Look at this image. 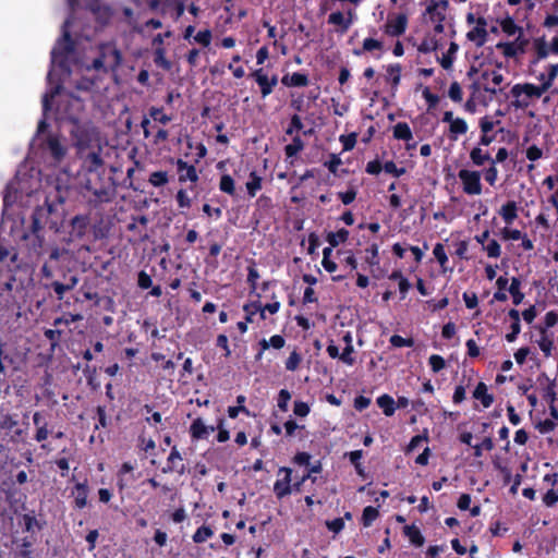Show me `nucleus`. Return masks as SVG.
<instances>
[{"instance_id": "1a4fd4ad", "label": "nucleus", "mask_w": 558, "mask_h": 558, "mask_svg": "<svg viewBox=\"0 0 558 558\" xmlns=\"http://www.w3.org/2000/svg\"><path fill=\"white\" fill-rule=\"evenodd\" d=\"M86 9L95 16L96 21L105 26L109 24L113 12L109 5L102 4L100 0H90Z\"/></svg>"}, {"instance_id": "7ed1b4c3", "label": "nucleus", "mask_w": 558, "mask_h": 558, "mask_svg": "<svg viewBox=\"0 0 558 558\" xmlns=\"http://www.w3.org/2000/svg\"><path fill=\"white\" fill-rule=\"evenodd\" d=\"M121 61V51L114 45L104 43L98 46V56L87 66V70L107 73L109 70H116Z\"/></svg>"}, {"instance_id": "338daca9", "label": "nucleus", "mask_w": 558, "mask_h": 558, "mask_svg": "<svg viewBox=\"0 0 558 558\" xmlns=\"http://www.w3.org/2000/svg\"><path fill=\"white\" fill-rule=\"evenodd\" d=\"M291 399V393L287 389H281L278 393L277 405L282 412L288 411V403Z\"/></svg>"}, {"instance_id": "774afa93", "label": "nucleus", "mask_w": 558, "mask_h": 558, "mask_svg": "<svg viewBox=\"0 0 558 558\" xmlns=\"http://www.w3.org/2000/svg\"><path fill=\"white\" fill-rule=\"evenodd\" d=\"M462 88L458 82H452L449 90L448 96L449 98L454 102H460L462 100Z\"/></svg>"}, {"instance_id": "5fc2aeb1", "label": "nucleus", "mask_w": 558, "mask_h": 558, "mask_svg": "<svg viewBox=\"0 0 558 558\" xmlns=\"http://www.w3.org/2000/svg\"><path fill=\"white\" fill-rule=\"evenodd\" d=\"M45 337L49 340L51 351H54L56 347H58L60 340L62 330L60 329H46L44 332Z\"/></svg>"}, {"instance_id": "4be33fe9", "label": "nucleus", "mask_w": 558, "mask_h": 558, "mask_svg": "<svg viewBox=\"0 0 558 558\" xmlns=\"http://www.w3.org/2000/svg\"><path fill=\"white\" fill-rule=\"evenodd\" d=\"M403 534L409 538L412 545L415 547H422L425 543V538L421 532V530L414 525H405L403 527Z\"/></svg>"}, {"instance_id": "a211bd4d", "label": "nucleus", "mask_w": 558, "mask_h": 558, "mask_svg": "<svg viewBox=\"0 0 558 558\" xmlns=\"http://www.w3.org/2000/svg\"><path fill=\"white\" fill-rule=\"evenodd\" d=\"M496 22L499 24L501 31L508 36L523 33V28L517 25L513 17L510 16L508 12L506 13L505 17L497 19Z\"/></svg>"}, {"instance_id": "bf43d9fd", "label": "nucleus", "mask_w": 558, "mask_h": 558, "mask_svg": "<svg viewBox=\"0 0 558 558\" xmlns=\"http://www.w3.org/2000/svg\"><path fill=\"white\" fill-rule=\"evenodd\" d=\"M389 342L395 348L413 347L414 340L412 338H403L400 335H392Z\"/></svg>"}, {"instance_id": "a19ab883", "label": "nucleus", "mask_w": 558, "mask_h": 558, "mask_svg": "<svg viewBox=\"0 0 558 558\" xmlns=\"http://www.w3.org/2000/svg\"><path fill=\"white\" fill-rule=\"evenodd\" d=\"M379 517V511L377 508L367 506L363 509L362 513V524L365 527H368L373 524V522Z\"/></svg>"}, {"instance_id": "aec40b11", "label": "nucleus", "mask_w": 558, "mask_h": 558, "mask_svg": "<svg viewBox=\"0 0 558 558\" xmlns=\"http://www.w3.org/2000/svg\"><path fill=\"white\" fill-rule=\"evenodd\" d=\"M190 435L193 440L206 439L208 437V428L201 417L195 418L190 426Z\"/></svg>"}, {"instance_id": "09e8293b", "label": "nucleus", "mask_w": 558, "mask_h": 558, "mask_svg": "<svg viewBox=\"0 0 558 558\" xmlns=\"http://www.w3.org/2000/svg\"><path fill=\"white\" fill-rule=\"evenodd\" d=\"M148 113L150 118L163 125L168 124L172 119L170 116L163 113L162 108L158 107H150Z\"/></svg>"}, {"instance_id": "b1692460", "label": "nucleus", "mask_w": 558, "mask_h": 558, "mask_svg": "<svg viewBox=\"0 0 558 558\" xmlns=\"http://www.w3.org/2000/svg\"><path fill=\"white\" fill-rule=\"evenodd\" d=\"M48 147L51 153V157L56 161H61L64 158L66 154V148L61 144L60 140L57 136L51 135L48 138Z\"/></svg>"}, {"instance_id": "49530a36", "label": "nucleus", "mask_w": 558, "mask_h": 558, "mask_svg": "<svg viewBox=\"0 0 558 558\" xmlns=\"http://www.w3.org/2000/svg\"><path fill=\"white\" fill-rule=\"evenodd\" d=\"M302 355L296 350H293L289 357L286 360L284 366L287 371L294 372L300 367L302 363Z\"/></svg>"}, {"instance_id": "9b49d317", "label": "nucleus", "mask_w": 558, "mask_h": 558, "mask_svg": "<svg viewBox=\"0 0 558 558\" xmlns=\"http://www.w3.org/2000/svg\"><path fill=\"white\" fill-rule=\"evenodd\" d=\"M408 25V17L405 14H398L395 19H389L386 23V33L390 36H401Z\"/></svg>"}, {"instance_id": "a18cd8bd", "label": "nucleus", "mask_w": 558, "mask_h": 558, "mask_svg": "<svg viewBox=\"0 0 558 558\" xmlns=\"http://www.w3.org/2000/svg\"><path fill=\"white\" fill-rule=\"evenodd\" d=\"M438 40L435 37H425L418 45L417 50L422 53H429L438 49Z\"/></svg>"}, {"instance_id": "7c9ffc66", "label": "nucleus", "mask_w": 558, "mask_h": 558, "mask_svg": "<svg viewBox=\"0 0 558 558\" xmlns=\"http://www.w3.org/2000/svg\"><path fill=\"white\" fill-rule=\"evenodd\" d=\"M488 32L486 28H478L474 27L473 29L469 31L466 34V38L470 41L475 43L476 47H482L487 41Z\"/></svg>"}, {"instance_id": "f257e3e1", "label": "nucleus", "mask_w": 558, "mask_h": 558, "mask_svg": "<svg viewBox=\"0 0 558 558\" xmlns=\"http://www.w3.org/2000/svg\"><path fill=\"white\" fill-rule=\"evenodd\" d=\"M84 189L94 196V198L90 199V202L94 203H108L113 198L116 193L112 178L93 168L88 169L86 173Z\"/></svg>"}, {"instance_id": "603ef678", "label": "nucleus", "mask_w": 558, "mask_h": 558, "mask_svg": "<svg viewBox=\"0 0 558 558\" xmlns=\"http://www.w3.org/2000/svg\"><path fill=\"white\" fill-rule=\"evenodd\" d=\"M457 50H458V45L456 43H451L447 53H445L442 56V58L440 59V64L444 69L447 70V69L451 68V65L453 63L452 54H454L457 52Z\"/></svg>"}, {"instance_id": "f03ea898", "label": "nucleus", "mask_w": 558, "mask_h": 558, "mask_svg": "<svg viewBox=\"0 0 558 558\" xmlns=\"http://www.w3.org/2000/svg\"><path fill=\"white\" fill-rule=\"evenodd\" d=\"M72 25L71 19H66L62 25V35L56 41L51 50V63L60 68L62 71L70 73V57L75 53L76 43L71 37L70 26Z\"/></svg>"}, {"instance_id": "2eb2a0df", "label": "nucleus", "mask_w": 558, "mask_h": 558, "mask_svg": "<svg viewBox=\"0 0 558 558\" xmlns=\"http://www.w3.org/2000/svg\"><path fill=\"white\" fill-rule=\"evenodd\" d=\"M89 488L87 485V481L76 483L74 486L73 495H74V508L83 509L87 506V497H88Z\"/></svg>"}, {"instance_id": "5701e85b", "label": "nucleus", "mask_w": 558, "mask_h": 558, "mask_svg": "<svg viewBox=\"0 0 558 558\" xmlns=\"http://www.w3.org/2000/svg\"><path fill=\"white\" fill-rule=\"evenodd\" d=\"M499 215L502 217L507 225L513 223V221L518 218L517 203L514 201H509L504 204L499 209Z\"/></svg>"}, {"instance_id": "ea45409f", "label": "nucleus", "mask_w": 558, "mask_h": 558, "mask_svg": "<svg viewBox=\"0 0 558 558\" xmlns=\"http://www.w3.org/2000/svg\"><path fill=\"white\" fill-rule=\"evenodd\" d=\"M214 535V531L209 525L199 526L192 536V539L195 544H201L206 542Z\"/></svg>"}, {"instance_id": "473e14b6", "label": "nucleus", "mask_w": 558, "mask_h": 558, "mask_svg": "<svg viewBox=\"0 0 558 558\" xmlns=\"http://www.w3.org/2000/svg\"><path fill=\"white\" fill-rule=\"evenodd\" d=\"M401 65L399 63L390 64L387 68L388 77L387 81L391 85L392 90H397L401 81Z\"/></svg>"}, {"instance_id": "052dcab7", "label": "nucleus", "mask_w": 558, "mask_h": 558, "mask_svg": "<svg viewBox=\"0 0 558 558\" xmlns=\"http://www.w3.org/2000/svg\"><path fill=\"white\" fill-rule=\"evenodd\" d=\"M194 41L204 46V47H208L211 43V39H213V34H211V31L210 29H204V31H199L194 37H193Z\"/></svg>"}, {"instance_id": "c756f323", "label": "nucleus", "mask_w": 558, "mask_h": 558, "mask_svg": "<svg viewBox=\"0 0 558 558\" xmlns=\"http://www.w3.org/2000/svg\"><path fill=\"white\" fill-rule=\"evenodd\" d=\"M449 138L456 141L458 135H463L468 132V123L462 118H456L449 125Z\"/></svg>"}, {"instance_id": "3c124183", "label": "nucleus", "mask_w": 558, "mask_h": 558, "mask_svg": "<svg viewBox=\"0 0 558 558\" xmlns=\"http://www.w3.org/2000/svg\"><path fill=\"white\" fill-rule=\"evenodd\" d=\"M496 48L502 51V54L506 58H514L520 51L515 47V44H512L511 41L507 43H498L496 45Z\"/></svg>"}, {"instance_id": "864d4df0", "label": "nucleus", "mask_w": 558, "mask_h": 558, "mask_svg": "<svg viewBox=\"0 0 558 558\" xmlns=\"http://www.w3.org/2000/svg\"><path fill=\"white\" fill-rule=\"evenodd\" d=\"M433 254H434L435 258L437 259V262L439 263V265L444 269H446V266L448 263V256L446 254L445 246L441 243H437L434 246Z\"/></svg>"}, {"instance_id": "0eeeda50", "label": "nucleus", "mask_w": 558, "mask_h": 558, "mask_svg": "<svg viewBox=\"0 0 558 558\" xmlns=\"http://www.w3.org/2000/svg\"><path fill=\"white\" fill-rule=\"evenodd\" d=\"M458 178L462 183V189L465 194L480 195L482 193L480 171L461 169L458 172Z\"/></svg>"}, {"instance_id": "6e6d98bb", "label": "nucleus", "mask_w": 558, "mask_h": 558, "mask_svg": "<svg viewBox=\"0 0 558 558\" xmlns=\"http://www.w3.org/2000/svg\"><path fill=\"white\" fill-rule=\"evenodd\" d=\"M303 122H302V119L299 114H293L290 119V123L288 125V128L286 129V134L287 135H292L294 134L295 132H299L303 129Z\"/></svg>"}, {"instance_id": "dca6fc26", "label": "nucleus", "mask_w": 558, "mask_h": 558, "mask_svg": "<svg viewBox=\"0 0 558 558\" xmlns=\"http://www.w3.org/2000/svg\"><path fill=\"white\" fill-rule=\"evenodd\" d=\"M250 76L257 83L263 98H266L271 94L268 82V74L264 71L263 68L252 71Z\"/></svg>"}, {"instance_id": "f704fd0d", "label": "nucleus", "mask_w": 558, "mask_h": 558, "mask_svg": "<svg viewBox=\"0 0 558 558\" xmlns=\"http://www.w3.org/2000/svg\"><path fill=\"white\" fill-rule=\"evenodd\" d=\"M349 234L350 232L347 229L341 228L337 232H329L326 236V240L331 247H336L340 243L347 242Z\"/></svg>"}, {"instance_id": "e433bc0d", "label": "nucleus", "mask_w": 558, "mask_h": 558, "mask_svg": "<svg viewBox=\"0 0 558 558\" xmlns=\"http://www.w3.org/2000/svg\"><path fill=\"white\" fill-rule=\"evenodd\" d=\"M520 287L521 280L518 277H512L508 291L512 296V302L514 305L521 304L524 299V294L520 291Z\"/></svg>"}, {"instance_id": "f8f14e48", "label": "nucleus", "mask_w": 558, "mask_h": 558, "mask_svg": "<svg viewBox=\"0 0 558 558\" xmlns=\"http://www.w3.org/2000/svg\"><path fill=\"white\" fill-rule=\"evenodd\" d=\"M33 423L36 426L34 439L37 442H44L47 440L49 434H52V430L48 429V423L45 421V417L40 412H35L33 414Z\"/></svg>"}, {"instance_id": "ddd939ff", "label": "nucleus", "mask_w": 558, "mask_h": 558, "mask_svg": "<svg viewBox=\"0 0 558 558\" xmlns=\"http://www.w3.org/2000/svg\"><path fill=\"white\" fill-rule=\"evenodd\" d=\"M353 13L352 11H348V19L344 17L343 13L341 11H336L329 14L328 16V24L337 25L340 27L338 29L339 33L344 34L350 28L352 22H353Z\"/></svg>"}, {"instance_id": "2f4dec72", "label": "nucleus", "mask_w": 558, "mask_h": 558, "mask_svg": "<svg viewBox=\"0 0 558 558\" xmlns=\"http://www.w3.org/2000/svg\"><path fill=\"white\" fill-rule=\"evenodd\" d=\"M393 137L400 141H410L413 138L411 128L407 122H398L392 129Z\"/></svg>"}, {"instance_id": "37998d69", "label": "nucleus", "mask_w": 558, "mask_h": 558, "mask_svg": "<svg viewBox=\"0 0 558 558\" xmlns=\"http://www.w3.org/2000/svg\"><path fill=\"white\" fill-rule=\"evenodd\" d=\"M148 182L155 187H161L169 182V177L167 171H155L151 172Z\"/></svg>"}, {"instance_id": "6ab92c4d", "label": "nucleus", "mask_w": 558, "mask_h": 558, "mask_svg": "<svg viewBox=\"0 0 558 558\" xmlns=\"http://www.w3.org/2000/svg\"><path fill=\"white\" fill-rule=\"evenodd\" d=\"M473 398L480 400L484 408H489L494 402V396L488 393V389L485 383L480 381L474 391Z\"/></svg>"}, {"instance_id": "c85d7f7f", "label": "nucleus", "mask_w": 558, "mask_h": 558, "mask_svg": "<svg viewBox=\"0 0 558 558\" xmlns=\"http://www.w3.org/2000/svg\"><path fill=\"white\" fill-rule=\"evenodd\" d=\"M384 44L380 40L374 38H365L361 49H353V54L361 56L364 52H372L374 50H383Z\"/></svg>"}, {"instance_id": "680f3d73", "label": "nucleus", "mask_w": 558, "mask_h": 558, "mask_svg": "<svg viewBox=\"0 0 558 558\" xmlns=\"http://www.w3.org/2000/svg\"><path fill=\"white\" fill-rule=\"evenodd\" d=\"M537 344L546 357L551 355V351L554 349L553 337H541Z\"/></svg>"}, {"instance_id": "69168bd1", "label": "nucleus", "mask_w": 558, "mask_h": 558, "mask_svg": "<svg viewBox=\"0 0 558 558\" xmlns=\"http://www.w3.org/2000/svg\"><path fill=\"white\" fill-rule=\"evenodd\" d=\"M217 430H218V434H217V441L218 442H226V441L229 440L230 433L225 427V418L223 417H219L217 420Z\"/></svg>"}, {"instance_id": "8fccbe9b", "label": "nucleus", "mask_w": 558, "mask_h": 558, "mask_svg": "<svg viewBox=\"0 0 558 558\" xmlns=\"http://www.w3.org/2000/svg\"><path fill=\"white\" fill-rule=\"evenodd\" d=\"M83 317L81 314L66 313L61 317L53 320V326L59 327L61 325L70 326L71 324L81 320Z\"/></svg>"}, {"instance_id": "4468645a", "label": "nucleus", "mask_w": 558, "mask_h": 558, "mask_svg": "<svg viewBox=\"0 0 558 558\" xmlns=\"http://www.w3.org/2000/svg\"><path fill=\"white\" fill-rule=\"evenodd\" d=\"M90 219L87 215H77L71 220V234L77 239L83 238L88 229Z\"/></svg>"}, {"instance_id": "a878e982", "label": "nucleus", "mask_w": 558, "mask_h": 558, "mask_svg": "<svg viewBox=\"0 0 558 558\" xmlns=\"http://www.w3.org/2000/svg\"><path fill=\"white\" fill-rule=\"evenodd\" d=\"M250 197H255L257 192L263 187V178L256 172L252 171L248 175V181L245 184Z\"/></svg>"}, {"instance_id": "e2e57ef3", "label": "nucleus", "mask_w": 558, "mask_h": 558, "mask_svg": "<svg viewBox=\"0 0 558 558\" xmlns=\"http://www.w3.org/2000/svg\"><path fill=\"white\" fill-rule=\"evenodd\" d=\"M342 163L340 157L336 154H330L329 160L324 162V166L328 171L335 175H338V168Z\"/></svg>"}, {"instance_id": "393cba45", "label": "nucleus", "mask_w": 558, "mask_h": 558, "mask_svg": "<svg viewBox=\"0 0 558 558\" xmlns=\"http://www.w3.org/2000/svg\"><path fill=\"white\" fill-rule=\"evenodd\" d=\"M377 405L386 416H392L396 412V401L390 395L384 393L376 399Z\"/></svg>"}, {"instance_id": "13d9d810", "label": "nucleus", "mask_w": 558, "mask_h": 558, "mask_svg": "<svg viewBox=\"0 0 558 558\" xmlns=\"http://www.w3.org/2000/svg\"><path fill=\"white\" fill-rule=\"evenodd\" d=\"M428 364L434 373H439L446 367V361L441 355L433 354L428 359Z\"/></svg>"}, {"instance_id": "72a5a7b5", "label": "nucleus", "mask_w": 558, "mask_h": 558, "mask_svg": "<svg viewBox=\"0 0 558 558\" xmlns=\"http://www.w3.org/2000/svg\"><path fill=\"white\" fill-rule=\"evenodd\" d=\"M470 159L472 161V163L476 167H481L483 166L485 162L492 160V157L489 155L488 151H484L482 148L480 147H474L471 151H470Z\"/></svg>"}, {"instance_id": "f3484780", "label": "nucleus", "mask_w": 558, "mask_h": 558, "mask_svg": "<svg viewBox=\"0 0 558 558\" xmlns=\"http://www.w3.org/2000/svg\"><path fill=\"white\" fill-rule=\"evenodd\" d=\"M282 85L287 87H304L310 83L308 75L301 72L286 74L281 77Z\"/></svg>"}, {"instance_id": "c9c22d12", "label": "nucleus", "mask_w": 558, "mask_h": 558, "mask_svg": "<svg viewBox=\"0 0 558 558\" xmlns=\"http://www.w3.org/2000/svg\"><path fill=\"white\" fill-rule=\"evenodd\" d=\"M154 62L157 66L163 69L165 71H170L172 68V63L166 57V49L163 47H157L154 51Z\"/></svg>"}, {"instance_id": "4d7b16f0", "label": "nucleus", "mask_w": 558, "mask_h": 558, "mask_svg": "<svg viewBox=\"0 0 558 558\" xmlns=\"http://www.w3.org/2000/svg\"><path fill=\"white\" fill-rule=\"evenodd\" d=\"M356 138L357 134L354 132L347 135H340L339 141L342 144L343 151L352 150L356 144Z\"/></svg>"}, {"instance_id": "79ce46f5", "label": "nucleus", "mask_w": 558, "mask_h": 558, "mask_svg": "<svg viewBox=\"0 0 558 558\" xmlns=\"http://www.w3.org/2000/svg\"><path fill=\"white\" fill-rule=\"evenodd\" d=\"M378 251H379V246L377 243L371 244V246L365 250V252H366L365 260L372 267L379 266L380 259H379Z\"/></svg>"}, {"instance_id": "cd10ccee", "label": "nucleus", "mask_w": 558, "mask_h": 558, "mask_svg": "<svg viewBox=\"0 0 558 558\" xmlns=\"http://www.w3.org/2000/svg\"><path fill=\"white\" fill-rule=\"evenodd\" d=\"M446 11L447 10H442L440 7L436 5V0H430L425 14L428 15L430 22H445Z\"/></svg>"}, {"instance_id": "58836bf2", "label": "nucleus", "mask_w": 558, "mask_h": 558, "mask_svg": "<svg viewBox=\"0 0 558 558\" xmlns=\"http://www.w3.org/2000/svg\"><path fill=\"white\" fill-rule=\"evenodd\" d=\"M219 190L230 196H235L234 179L228 173L222 174L219 180Z\"/></svg>"}, {"instance_id": "de8ad7c7", "label": "nucleus", "mask_w": 558, "mask_h": 558, "mask_svg": "<svg viewBox=\"0 0 558 558\" xmlns=\"http://www.w3.org/2000/svg\"><path fill=\"white\" fill-rule=\"evenodd\" d=\"M534 47L536 52V61L543 60L548 57L550 48H548L544 37L535 39Z\"/></svg>"}, {"instance_id": "412c9836", "label": "nucleus", "mask_w": 558, "mask_h": 558, "mask_svg": "<svg viewBox=\"0 0 558 558\" xmlns=\"http://www.w3.org/2000/svg\"><path fill=\"white\" fill-rule=\"evenodd\" d=\"M177 460H180L182 461V456L180 453V451L178 450L177 446H173L171 451H170V454L167 459V465L162 468V473L167 474V473H171L173 471H178L180 474H183L184 471H185V466L184 464L181 465L180 469H177L175 465H174V462Z\"/></svg>"}, {"instance_id": "c03bdc74", "label": "nucleus", "mask_w": 558, "mask_h": 558, "mask_svg": "<svg viewBox=\"0 0 558 558\" xmlns=\"http://www.w3.org/2000/svg\"><path fill=\"white\" fill-rule=\"evenodd\" d=\"M83 374L87 379L88 386L93 390H97L100 388V383L96 378L97 368L95 366L90 367L89 365H86V367L83 369Z\"/></svg>"}, {"instance_id": "423d86ee", "label": "nucleus", "mask_w": 558, "mask_h": 558, "mask_svg": "<svg viewBox=\"0 0 558 558\" xmlns=\"http://www.w3.org/2000/svg\"><path fill=\"white\" fill-rule=\"evenodd\" d=\"M547 90V86L543 83L541 85H534L532 83L515 84L510 90L512 97L517 98L512 105L515 108H526L530 105L529 101L519 99L522 94L527 98H539Z\"/></svg>"}, {"instance_id": "4c0bfd02", "label": "nucleus", "mask_w": 558, "mask_h": 558, "mask_svg": "<svg viewBox=\"0 0 558 558\" xmlns=\"http://www.w3.org/2000/svg\"><path fill=\"white\" fill-rule=\"evenodd\" d=\"M304 149L303 140L296 135L292 138V142L284 146V154L287 158H292L296 156L300 151Z\"/></svg>"}, {"instance_id": "bb28decb", "label": "nucleus", "mask_w": 558, "mask_h": 558, "mask_svg": "<svg viewBox=\"0 0 558 558\" xmlns=\"http://www.w3.org/2000/svg\"><path fill=\"white\" fill-rule=\"evenodd\" d=\"M243 311L245 312V320L248 323H253V317L256 314H259L260 319H265L266 316L263 314L262 303L259 301H253L244 304Z\"/></svg>"}, {"instance_id": "0e129e2a", "label": "nucleus", "mask_w": 558, "mask_h": 558, "mask_svg": "<svg viewBox=\"0 0 558 558\" xmlns=\"http://www.w3.org/2000/svg\"><path fill=\"white\" fill-rule=\"evenodd\" d=\"M60 89H61V85H57L54 86L50 93H46L43 97V109L45 112H47L48 110H50L51 108V101L53 100V98L60 93Z\"/></svg>"}, {"instance_id": "9d476101", "label": "nucleus", "mask_w": 558, "mask_h": 558, "mask_svg": "<svg viewBox=\"0 0 558 558\" xmlns=\"http://www.w3.org/2000/svg\"><path fill=\"white\" fill-rule=\"evenodd\" d=\"M177 172H178V181L183 184L187 181L192 183H196L199 179L197 169L194 165H190L185 160L179 158L175 161Z\"/></svg>"}, {"instance_id": "39448f33", "label": "nucleus", "mask_w": 558, "mask_h": 558, "mask_svg": "<svg viewBox=\"0 0 558 558\" xmlns=\"http://www.w3.org/2000/svg\"><path fill=\"white\" fill-rule=\"evenodd\" d=\"M54 214V208L51 204L46 203L44 206H37L32 214V233L41 241V236L39 232L47 226L53 231L59 229V222L57 219L52 218Z\"/></svg>"}, {"instance_id": "6e6552de", "label": "nucleus", "mask_w": 558, "mask_h": 558, "mask_svg": "<svg viewBox=\"0 0 558 558\" xmlns=\"http://www.w3.org/2000/svg\"><path fill=\"white\" fill-rule=\"evenodd\" d=\"M284 474L283 478L277 480L274 484V494L277 499L281 500L292 493L291 475L292 469L288 466H281L278 470V475Z\"/></svg>"}, {"instance_id": "20e7f679", "label": "nucleus", "mask_w": 558, "mask_h": 558, "mask_svg": "<svg viewBox=\"0 0 558 558\" xmlns=\"http://www.w3.org/2000/svg\"><path fill=\"white\" fill-rule=\"evenodd\" d=\"M25 429L22 428L16 414L0 411V439L7 444H19L23 440Z\"/></svg>"}]
</instances>
